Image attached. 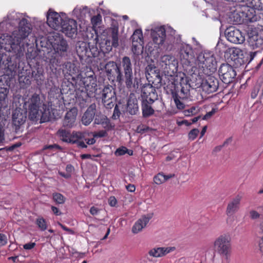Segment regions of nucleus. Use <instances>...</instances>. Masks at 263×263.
Listing matches in <instances>:
<instances>
[{
	"label": "nucleus",
	"mask_w": 263,
	"mask_h": 263,
	"mask_svg": "<svg viewBox=\"0 0 263 263\" xmlns=\"http://www.w3.org/2000/svg\"><path fill=\"white\" fill-rule=\"evenodd\" d=\"M196 112V108L195 107H192L190 109L185 110L184 114L185 116H190L191 114L193 115Z\"/></svg>",
	"instance_id": "51"
},
{
	"label": "nucleus",
	"mask_w": 263,
	"mask_h": 263,
	"mask_svg": "<svg viewBox=\"0 0 263 263\" xmlns=\"http://www.w3.org/2000/svg\"><path fill=\"white\" fill-rule=\"evenodd\" d=\"M96 110V105L95 103L91 104L88 107L82 118L83 124L87 126L92 122L95 115Z\"/></svg>",
	"instance_id": "22"
},
{
	"label": "nucleus",
	"mask_w": 263,
	"mask_h": 263,
	"mask_svg": "<svg viewBox=\"0 0 263 263\" xmlns=\"http://www.w3.org/2000/svg\"><path fill=\"white\" fill-rule=\"evenodd\" d=\"M181 55L185 59H187L190 55H192V49L189 45H183L180 51Z\"/></svg>",
	"instance_id": "32"
},
{
	"label": "nucleus",
	"mask_w": 263,
	"mask_h": 263,
	"mask_svg": "<svg viewBox=\"0 0 263 263\" xmlns=\"http://www.w3.org/2000/svg\"><path fill=\"white\" fill-rule=\"evenodd\" d=\"M58 224L64 230L68 232L69 233L72 234H73L74 233V232H73V231L72 230L67 228L66 227H65V226L62 224L60 223H58Z\"/></svg>",
	"instance_id": "58"
},
{
	"label": "nucleus",
	"mask_w": 263,
	"mask_h": 263,
	"mask_svg": "<svg viewBox=\"0 0 263 263\" xmlns=\"http://www.w3.org/2000/svg\"><path fill=\"white\" fill-rule=\"evenodd\" d=\"M85 141L88 145H92L96 142V140L95 139L94 137L91 139H85Z\"/></svg>",
	"instance_id": "62"
},
{
	"label": "nucleus",
	"mask_w": 263,
	"mask_h": 263,
	"mask_svg": "<svg viewBox=\"0 0 263 263\" xmlns=\"http://www.w3.org/2000/svg\"><path fill=\"white\" fill-rule=\"evenodd\" d=\"M20 14L15 13V12H12L11 13H10L9 15H8L7 17L9 20L10 21H13L15 20L17 21L19 18Z\"/></svg>",
	"instance_id": "48"
},
{
	"label": "nucleus",
	"mask_w": 263,
	"mask_h": 263,
	"mask_svg": "<svg viewBox=\"0 0 263 263\" xmlns=\"http://www.w3.org/2000/svg\"><path fill=\"white\" fill-rule=\"evenodd\" d=\"M90 213L92 215H97L99 213V210L95 206H92L90 209Z\"/></svg>",
	"instance_id": "56"
},
{
	"label": "nucleus",
	"mask_w": 263,
	"mask_h": 263,
	"mask_svg": "<svg viewBox=\"0 0 263 263\" xmlns=\"http://www.w3.org/2000/svg\"><path fill=\"white\" fill-rule=\"evenodd\" d=\"M215 112H216L215 109H212V110L211 111L208 112L203 116L202 119L203 120H207V119H209L215 113Z\"/></svg>",
	"instance_id": "52"
},
{
	"label": "nucleus",
	"mask_w": 263,
	"mask_h": 263,
	"mask_svg": "<svg viewBox=\"0 0 263 263\" xmlns=\"http://www.w3.org/2000/svg\"><path fill=\"white\" fill-rule=\"evenodd\" d=\"M31 32L30 24L23 18L19 23L18 30L13 32L11 35L4 34L0 36V45L2 47L9 45L18 57L23 55L25 47L29 45L28 37Z\"/></svg>",
	"instance_id": "1"
},
{
	"label": "nucleus",
	"mask_w": 263,
	"mask_h": 263,
	"mask_svg": "<svg viewBox=\"0 0 263 263\" xmlns=\"http://www.w3.org/2000/svg\"><path fill=\"white\" fill-rule=\"evenodd\" d=\"M261 82L257 81L253 86L251 92V97L253 99H255L258 96L260 89L261 87Z\"/></svg>",
	"instance_id": "33"
},
{
	"label": "nucleus",
	"mask_w": 263,
	"mask_h": 263,
	"mask_svg": "<svg viewBox=\"0 0 263 263\" xmlns=\"http://www.w3.org/2000/svg\"><path fill=\"white\" fill-rule=\"evenodd\" d=\"M250 217L252 219H256L259 218L260 214L255 210H251L249 212Z\"/></svg>",
	"instance_id": "47"
},
{
	"label": "nucleus",
	"mask_w": 263,
	"mask_h": 263,
	"mask_svg": "<svg viewBox=\"0 0 263 263\" xmlns=\"http://www.w3.org/2000/svg\"><path fill=\"white\" fill-rule=\"evenodd\" d=\"M51 210L52 212L56 215H60L62 214L59 209L55 206H52Z\"/></svg>",
	"instance_id": "60"
},
{
	"label": "nucleus",
	"mask_w": 263,
	"mask_h": 263,
	"mask_svg": "<svg viewBox=\"0 0 263 263\" xmlns=\"http://www.w3.org/2000/svg\"><path fill=\"white\" fill-rule=\"evenodd\" d=\"M28 107L29 119L33 121L40 120V122H45L49 120V111L46 110L44 104H42L39 96L33 94L28 101L25 102Z\"/></svg>",
	"instance_id": "2"
},
{
	"label": "nucleus",
	"mask_w": 263,
	"mask_h": 263,
	"mask_svg": "<svg viewBox=\"0 0 263 263\" xmlns=\"http://www.w3.org/2000/svg\"><path fill=\"white\" fill-rule=\"evenodd\" d=\"M60 29L66 35L72 37L77 33V23L73 19L65 18Z\"/></svg>",
	"instance_id": "11"
},
{
	"label": "nucleus",
	"mask_w": 263,
	"mask_h": 263,
	"mask_svg": "<svg viewBox=\"0 0 263 263\" xmlns=\"http://www.w3.org/2000/svg\"><path fill=\"white\" fill-rule=\"evenodd\" d=\"M87 8L86 7H84L83 8L81 7H76L74 9L73 11V13L77 16L79 17L81 16V14L82 11L84 10H87Z\"/></svg>",
	"instance_id": "45"
},
{
	"label": "nucleus",
	"mask_w": 263,
	"mask_h": 263,
	"mask_svg": "<svg viewBox=\"0 0 263 263\" xmlns=\"http://www.w3.org/2000/svg\"><path fill=\"white\" fill-rule=\"evenodd\" d=\"M250 7L258 10H263L261 0H251L250 2Z\"/></svg>",
	"instance_id": "36"
},
{
	"label": "nucleus",
	"mask_w": 263,
	"mask_h": 263,
	"mask_svg": "<svg viewBox=\"0 0 263 263\" xmlns=\"http://www.w3.org/2000/svg\"><path fill=\"white\" fill-rule=\"evenodd\" d=\"M242 55V51L241 49L236 47H231L226 50L224 56L228 59H230L232 61H235Z\"/></svg>",
	"instance_id": "25"
},
{
	"label": "nucleus",
	"mask_w": 263,
	"mask_h": 263,
	"mask_svg": "<svg viewBox=\"0 0 263 263\" xmlns=\"http://www.w3.org/2000/svg\"><path fill=\"white\" fill-rule=\"evenodd\" d=\"M153 216V214L150 213L142 216L133 226L132 232L134 234H137L141 231L142 229L146 226Z\"/></svg>",
	"instance_id": "19"
},
{
	"label": "nucleus",
	"mask_w": 263,
	"mask_h": 263,
	"mask_svg": "<svg viewBox=\"0 0 263 263\" xmlns=\"http://www.w3.org/2000/svg\"><path fill=\"white\" fill-rule=\"evenodd\" d=\"M58 134L63 141L71 144H76L79 147L86 148L87 145L83 141L84 134L80 132H70L63 129L58 130Z\"/></svg>",
	"instance_id": "5"
},
{
	"label": "nucleus",
	"mask_w": 263,
	"mask_h": 263,
	"mask_svg": "<svg viewBox=\"0 0 263 263\" xmlns=\"http://www.w3.org/2000/svg\"><path fill=\"white\" fill-rule=\"evenodd\" d=\"M108 37L105 42L100 44V48L103 53H107L112 50V47H117L119 45L118 30L116 28H111L108 31Z\"/></svg>",
	"instance_id": "8"
},
{
	"label": "nucleus",
	"mask_w": 263,
	"mask_h": 263,
	"mask_svg": "<svg viewBox=\"0 0 263 263\" xmlns=\"http://www.w3.org/2000/svg\"><path fill=\"white\" fill-rule=\"evenodd\" d=\"M175 249L174 247H156L151 249L148 251V254L150 256L155 258L162 257L174 251Z\"/></svg>",
	"instance_id": "20"
},
{
	"label": "nucleus",
	"mask_w": 263,
	"mask_h": 263,
	"mask_svg": "<svg viewBox=\"0 0 263 263\" xmlns=\"http://www.w3.org/2000/svg\"><path fill=\"white\" fill-rule=\"evenodd\" d=\"M125 84L128 88H131L134 86L133 72L124 73Z\"/></svg>",
	"instance_id": "34"
},
{
	"label": "nucleus",
	"mask_w": 263,
	"mask_h": 263,
	"mask_svg": "<svg viewBox=\"0 0 263 263\" xmlns=\"http://www.w3.org/2000/svg\"><path fill=\"white\" fill-rule=\"evenodd\" d=\"M49 41L54 51L55 58L62 57L66 54L68 45L63 36L58 33H53L49 36Z\"/></svg>",
	"instance_id": "6"
},
{
	"label": "nucleus",
	"mask_w": 263,
	"mask_h": 263,
	"mask_svg": "<svg viewBox=\"0 0 263 263\" xmlns=\"http://www.w3.org/2000/svg\"><path fill=\"white\" fill-rule=\"evenodd\" d=\"M154 181L157 184H161L165 182L164 174L159 173L154 178Z\"/></svg>",
	"instance_id": "40"
},
{
	"label": "nucleus",
	"mask_w": 263,
	"mask_h": 263,
	"mask_svg": "<svg viewBox=\"0 0 263 263\" xmlns=\"http://www.w3.org/2000/svg\"><path fill=\"white\" fill-rule=\"evenodd\" d=\"M107 117L101 112H98L96 114V117L95 118L94 123L96 124H101V123L104 121Z\"/></svg>",
	"instance_id": "39"
},
{
	"label": "nucleus",
	"mask_w": 263,
	"mask_h": 263,
	"mask_svg": "<svg viewBox=\"0 0 263 263\" xmlns=\"http://www.w3.org/2000/svg\"><path fill=\"white\" fill-rule=\"evenodd\" d=\"M9 93V89L6 88H1L0 89V100L4 101L7 97Z\"/></svg>",
	"instance_id": "44"
},
{
	"label": "nucleus",
	"mask_w": 263,
	"mask_h": 263,
	"mask_svg": "<svg viewBox=\"0 0 263 263\" xmlns=\"http://www.w3.org/2000/svg\"><path fill=\"white\" fill-rule=\"evenodd\" d=\"M91 49L88 48V44L85 42H79L76 47L77 52L80 57H90L89 51Z\"/></svg>",
	"instance_id": "28"
},
{
	"label": "nucleus",
	"mask_w": 263,
	"mask_h": 263,
	"mask_svg": "<svg viewBox=\"0 0 263 263\" xmlns=\"http://www.w3.org/2000/svg\"><path fill=\"white\" fill-rule=\"evenodd\" d=\"M218 72L221 80L226 84L232 82L236 76V71L233 67L227 63L221 64Z\"/></svg>",
	"instance_id": "9"
},
{
	"label": "nucleus",
	"mask_w": 263,
	"mask_h": 263,
	"mask_svg": "<svg viewBox=\"0 0 263 263\" xmlns=\"http://www.w3.org/2000/svg\"><path fill=\"white\" fill-rule=\"evenodd\" d=\"M199 131L197 128H194L191 130L188 134L189 139L191 140H194L198 136Z\"/></svg>",
	"instance_id": "42"
},
{
	"label": "nucleus",
	"mask_w": 263,
	"mask_h": 263,
	"mask_svg": "<svg viewBox=\"0 0 263 263\" xmlns=\"http://www.w3.org/2000/svg\"><path fill=\"white\" fill-rule=\"evenodd\" d=\"M36 224L42 231H44L47 229L46 222L43 218H37L36 220Z\"/></svg>",
	"instance_id": "38"
},
{
	"label": "nucleus",
	"mask_w": 263,
	"mask_h": 263,
	"mask_svg": "<svg viewBox=\"0 0 263 263\" xmlns=\"http://www.w3.org/2000/svg\"><path fill=\"white\" fill-rule=\"evenodd\" d=\"M145 101H142V113L144 117H148L154 114V109L152 108L150 104Z\"/></svg>",
	"instance_id": "31"
},
{
	"label": "nucleus",
	"mask_w": 263,
	"mask_h": 263,
	"mask_svg": "<svg viewBox=\"0 0 263 263\" xmlns=\"http://www.w3.org/2000/svg\"><path fill=\"white\" fill-rule=\"evenodd\" d=\"M218 80L213 76H209L202 84V87L208 93L215 92L218 88Z\"/></svg>",
	"instance_id": "18"
},
{
	"label": "nucleus",
	"mask_w": 263,
	"mask_h": 263,
	"mask_svg": "<svg viewBox=\"0 0 263 263\" xmlns=\"http://www.w3.org/2000/svg\"><path fill=\"white\" fill-rule=\"evenodd\" d=\"M64 20L57 12L49 10L47 14V23L51 28L55 30L60 29Z\"/></svg>",
	"instance_id": "14"
},
{
	"label": "nucleus",
	"mask_w": 263,
	"mask_h": 263,
	"mask_svg": "<svg viewBox=\"0 0 263 263\" xmlns=\"http://www.w3.org/2000/svg\"><path fill=\"white\" fill-rule=\"evenodd\" d=\"M78 114L77 108H72L69 110L66 114L63 122L64 127L67 128L72 127L76 122V117Z\"/></svg>",
	"instance_id": "21"
},
{
	"label": "nucleus",
	"mask_w": 263,
	"mask_h": 263,
	"mask_svg": "<svg viewBox=\"0 0 263 263\" xmlns=\"http://www.w3.org/2000/svg\"><path fill=\"white\" fill-rule=\"evenodd\" d=\"M175 102L178 108L182 109L184 108V104L179 99H175Z\"/></svg>",
	"instance_id": "57"
},
{
	"label": "nucleus",
	"mask_w": 263,
	"mask_h": 263,
	"mask_svg": "<svg viewBox=\"0 0 263 263\" xmlns=\"http://www.w3.org/2000/svg\"><path fill=\"white\" fill-rule=\"evenodd\" d=\"M231 237L223 234L217 237L213 242V248L223 261L229 263L231 256Z\"/></svg>",
	"instance_id": "3"
},
{
	"label": "nucleus",
	"mask_w": 263,
	"mask_h": 263,
	"mask_svg": "<svg viewBox=\"0 0 263 263\" xmlns=\"http://www.w3.org/2000/svg\"><path fill=\"white\" fill-rule=\"evenodd\" d=\"M53 200L58 204H63L65 202V197L60 193H53Z\"/></svg>",
	"instance_id": "37"
},
{
	"label": "nucleus",
	"mask_w": 263,
	"mask_h": 263,
	"mask_svg": "<svg viewBox=\"0 0 263 263\" xmlns=\"http://www.w3.org/2000/svg\"><path fill=\"white\" fill-rule=\"evenodd\" d=\"M127 153L129 155H133V151L128 150L125 147L122 146L118 148L115 152V155L117 156H120Z\"/></svg>",
	"instance_id": "35"
},
{
	"label": "nucleus",
	"mask_w": 263,
	"mask_h": 263,
	"mask_svg": "<svg viewBox=\"0 0 263 263\" xmlns=\"http://www.w3.org/2000/svg\"><path fill=\"white\" fill-rule=\"evenodd\" d=\"M242 198V196L238 194L230 200L226 211V214L228 216H231L239 210Z\"/></svg>",
	"instance_id": "16"
},
{
	"label": "nucleus",
	"mask_w": 263,
	"mask_h": 263,
	"mask_svg": "<svg viewBox=\"0 0 263 263\" xmlns=\"http://www.w3.org/2000/svg\"><path fill=\"white\" fill-rule=\"evenodd\" d=\"M101 125H102V127L106 130H110L114 127L107 118L104 121L101 123Z\"/></svg>",
	"instance_id": "43"
},
{
	"label": "nucleus",
	"mask_w": 263,
	"mask_h": 263,
	"mask_svg": "<svg viewBox=\"0 0 263 263\" xmlns=\"http://www.w3.org/2000/svg\"><path fill=\"white\" fill-rule=\"evenodd\" d=\"M108 37L105 42L100 44V48L103 53H107L112 50V47H117L119 45L118 30L116 28H111L108 31Z\"/></svg>",
	"instance_id": "7"
},
{
	"label": "nucleus",
	"mask_w": 263,
	"mask_h": 263,
	"mask_svg": "<svg viewBox=\"0 0 263 263\" xmlns=\"http://www.w3.org/2000/svg\"><path fill=\"white\" fill-rule=\"evenodd\" d=\"M170 33L171 35H174L175 34V30L171 27H167L165 29V33Z\"/></svg>",
	"instance_id": "61"
},
{
	"label": "nucleus",
	"mask_w": 263,
	"mask_h": 263,
	"mask_svg": "<svg viewBox=\"0 0 263 263\" xmlns=\"http://www.w3.org/2000/svg\"><path fill=\"white\" fill-rule=\"evenodd\" d=\"M248 43L253 49L257 48L263 44V39L256 32H250L249 34Z\"/></svg>",
	"instance_id": "24"
},
{
	"label": "nucleus",
	"mask_w": 263,
	"mask_h": 263,
	"mask_svg": "<svg viewBox=\"0 0 263 263\" xmlns=\"http://www.w3.org/2000/svg\"><path fill=\"white\" fill-rule=\"evenodd\" d=\"M120 68H122L124 73L133 72L132 64L130 59L128 57H124L120 63Z\"/></svg>",
	"instance_id": "29"
},
{
	"label": "nucleus",
	"mask_w": 263,
	"mask_h": 263,
	"mask_svg": "<svg viewBox=\"0 0 263 263\" xmlns=\"http://www.w3.org/2000/svg\"><path fill=\"white\" fill-rule=\"evenodd\" d=\"M126 189L128 191H129L130 192H135V191L136 190V187H135V185L133 184H128L127 185H126Z\"/></svg>",
	"instance_id": "59"
},
{
	"label": "nucleus",
	"mask_w": 263,
	"mask_h": 263,
	"mask_svg": "<svg viewBox=\"0 0 263 263\" xmlns=\"http://www.w3.org/2000/svg\"><path fill=\"white\" fill-rule=\"evenodd\" d=\"M102 99L104 105L108 108L114 106L115 100V92L111 86H105L102 91Z\"/></svg>",
	"instance_id": "12"
},
{
	"label": "nucleus",
	"mask_w": 263,
	"mask_h": 263,
	"mask_svg": "<svg viewBox=\"0 0 263 263\" xmlns=\"http://www.w3.org/2000/svg\"><path fill=\"white\" fill-rule=\"evenodd\" d=\"M141 97L143 101L153 103L158 99V95L155 88L151 84L143 86L141 90Z\"/></svg>",
	"instance_id": "13"
},
{
	"label": "nucleus",
	"mask_w": 263,
	"mask_h": 263,
	"mask_svg": "<svg viewBox=\"0 0 263 263\" xmlns=\"http://www.w3.org/2000/svg\"><path fill=\"white\" fill-rule=\"evenodd\" d=\"M27 119L26 111L21 108H16L12 115V124L16 129L24 124Z\"/></svg>",
	"instance_id": "15"
},
{
	"label": "nucleus",
	"mask_w": 263,
	"mask_h": 263,
	"mask_svg": "<svg viewBox=\"0 0 263 263\" xmlns=\"http://www.w3.org/2000/svg\"><path fill=\"white\" fill-rule=\"evenodd\" d=\"M127 110L131 115H136L139 111L138 101L134 95H130L128 100Z\"/></svg>",
	"instance_id": "26"
},
{
	"label": "nucleus",
	"mask_w": 263,
	"mask_h": 263,
	"mask_svg": "<svg viewBox=\"0 0 263 263\" xmlns=\"http://www.w3.org/2000/svg\"><path fill=\"white\" fill-rule=\"evenodd\" d=\"M101 21V16L98 15L91 18V22L93 27L97 26Z\"/></svg>",
	"instance_id": "46"
},
{
	"label": "nucleus",
	"mask_w": 263,
	"mask_h": 263,
	"mask_svg": "<svg viewBox=\"0 0 263 263\" xmlns=\"http://www.w3.org/2000/svg\"><path fill=\"white\" fill-rule=\"evenodd\" d=\"M65 68L69 71L70 74L76 73V68L74 65L71 62H67L65 64Z\"/></svg>",
	"instance_id": "41"
},
{
	"label": "nucleus",
	"mask_w": 263,
	"mask_h": 263,
	"mask_svg": "<svg viewBox=\"0 0 263 263\" xmlns=\"http://www.w3.org/2000/svg\"><path fill=\"white\" fill-rule=\"evenodd\" d=\"M196 64L205 74L214 72L216 69V61L211 52H200L197 56Z\"/></svg>",
	"instance_id": "4"
},
{
	"label": "nucleus",
	"mask_w": 263,
	"mask_h": 263,
	"mask_svg": "<svg viewBox=\"0 0 263 263\" xmlns=\"http://www.w3.org/2000/svg\"><path fill=\"white\" fill-rule=\"evenodd\" d=\"M259 247L260 251L263 252V236L259 241Z\"/></svg>",
	"instance_id": "64"
},
{
	"label": "nucleus",
	"mask_w": 263,
	"mask_h": 263,
	"mask_svg": "<svg viewBox=\"0 0 263 263\" xmlns=\"http://www.w3.org/2000/svg\"><path fill=\"white\" fill-rule=\"evenodd\" d=\"M108 203L111 206H115L117 204V200L114 196H111L108 199Z\"/></svg>",
	"instance_id": "54"
},
{
	"label": "nucleus",
	"mask_w": 263,
	"mask_h": 263,
	"mask_svg": "<svg viewBox=\"0 0 263 263\" xmlns=\"http://www.w3.org/2000/svg\"><path fill=\"white\" fill-rule=\"evenodd\" d=\"M160 62L162 66H165V68H167V67L171 68V67H175L177 62L175 58L172 55H164L161 57Z\"/></svg>",
	"instance_id": "27"
},
{
	"label": "nucleus",
	"mask_w": 263,
	"mask_h": 263,
	"mask_svg": "<svg viewBox=\"0 0 263 263\" xmlns=\"http://www.w3.org/2000/svg\"><path fill=\"white\" fill-rule=\"evenodd\" d=\"M151 35L155 44L162 45L165 38V29L162 26L155 28L151 30Z\"/></svg>",
	"instance_id": "17"
},
{
	"label": "nucleus",
	"mask_w": 263,
	"mask_h": 263,
	"mask_svg": "<svg viewBox=\"0 0 263 263\" xmlns=\"http://www.w3.org/2000/svg\"><path fill=\"white\" fill-rule=\"evenodd\" d=\"M7 243V239L6 235L0 233V245L5 246Z\"/></svg>",
	"instance_id": "50"
},
{
	"label": "nucleus",
	"mask_w": 263,
	"mask_h": 263,
	"mask_svg": "<svg viewBox=\"0 0 263 263\" xmlns=\"http://www.w3.org/2000/svg\"><path fill=\"white\" fill-rule=\"evenodd\" d=\"M107 135V133L105 130H100L98 132L94 133L93 134V137L94 138H102L105 137Z\"/></svg>",
	"instance_id": "49"
},
{
	"label": "nucleus",
	"mask_w": 263,
	"mask_h": 263,
	"mask_svg": "<svg viewBox=\"0 0 263 263\" xmlns=\"http://www.w3.org/2000/svg\"><path fill=\"white\" fill-rule=\"evenodd\" d=\"M227 40L234 44H242L245 41V35L239 30L234 27H230L225 31Z\"/></svg>",
	"instance_id": "10"
},
{
	"label": "nucleus",
	"mask_w": 263,
	"mask_h": 263,
	"mask_svg": "<svg viewBox=\"0 0 263 263\" xmlns=\"http://www.w3.org/2000/svg\"><path fill=\"white\" fill-rule=\"evenodd\" d=\"M5 140L4 129L0 126V143H3Z\"/></svg>",
	"instance_id": "55"
},
{
	"label": "nucleus",
	"mask_w": 263,
	"mask_h": 263,
	"mask_svg": "<svg viewBox=\"0 0 263 263\" xmlns=\"http://www.w3.org/2000/svg\"><path fill=\"white\" fill-rule=\"evenodd\" d=\"M35 246V243L34 242H29L28 243H26L23 246V248L25 250H31L33 249Z\"/></svg>",
	"instance_id": "53"
},
{
	"label": "nucleus",
	"mask_w": 263,
	"mask_h": 263,
	"mask_svg": "<svg viewBox=\"0 0 263 263\" xmlns=\"http://www.w3.org/2000/svg\"><path fill=\"white\" fill-rule=\"evenodd\" d=\"M191 123L190 122L185 120L178 122V124L180 126L183 124H185L186 126H189L191 125Z\"/></svg>",
	"instance_id": "63"
},
{
	"label": "nucleus",
	"mask_w": 263,
	"mask_h": 263,
	"mask_svg": "<svg viewBox=\"0 0 263 263\" xmlns=\"http://www.w3.org/2000/svg\"><path fill=\"white\" fill-rule=\"evenodd\" d=\"M142 31L140 29L136 30L132 36L133 46L136 47L138 46V44L141 45V43H142Z\"/></svg>",
	"instance_id": "30"
},
{
	"label": "nucleus",
	"mask_w": 263,
	"mask_h": 263,
	"mask_svg": "<svg viewBox=\"0 0 263 263\" xmlns=\"http://www.w3.org/2000/svg\"><path fill=\"white\" fill-rule=\"evenodd\" d=\"M105 69L109 76L112 75V70H114L117 74V80L119 82L123 80V75L120 68L114 62L110 61L106 64Z\"/></svg>",
	"instance_id": "23"
}]
</instances>
